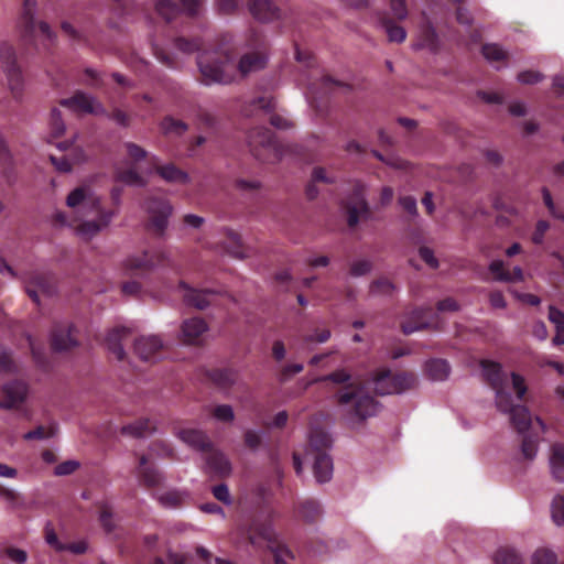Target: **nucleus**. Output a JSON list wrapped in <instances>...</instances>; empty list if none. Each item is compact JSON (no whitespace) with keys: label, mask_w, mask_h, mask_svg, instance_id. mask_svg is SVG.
I'll return each instance as SVG.
<instances>
[{"label":"nucleus","mask_w":564,"mask_h":564,"mask_svg":"<svg viewBox=\"0 0 564 564\" xmlns=\"http://www.w3.org/2000/svg\"><path fill=\"white\" fill-rule=\"evenodd\" d=\"M247 46L249 52L243 54L237 66L228 54L225 44H220L219 52H202L197 56V65L203 77V83L229 84L234 79L232 70L238 69L242 76L261 70L268 62V43L264 36L252 30L249 34Z\"/></svg>","instance_id":"1"},{"label":"nucleus","mask_w":564,"mask_h":564,"mask_svg":"<svg viewBox=\"0 0 564 564\" xmlns=\"http://www.w3.org/2000/svg\"><path fill=\"white\" fill-rule=\"evenodd\" d=\"M350 373L344 369L336 370L324 378V380L344 384L335 392L336 402L340 406H349L347 414L361 422L377 414L379 403L364 392L360 382L350 381Z\"/></svg>","instance_id":"2"},{"label":"nucleus","mask_w":564,"mask_h":564,"mask_svg":"<svg viewBox=\"0 0 564 564\" xmlns=\"http://www.w3.org/2000/svg\"><path fill=\"white\" fill-rule=\"evenodd\" d=\"M248 143L253 156L264 163H276L289 151V145L279 142L265 127H256L248 133Z\"/></svg>","instance_id":"3"},{"label":"nucleus","mask_w":564,"mask_h":564,"mask_svg":"<svg viewBox=\"0 0 564 564\" xmlns=\"http://www.w3.org/2000/svg\"><path fill=\"white\" fill-rule=\"evenodd\" d=\"M91 212L96 214L97 219L77 223L76 219H68V216L63 212H57L54 215V221L61 226L74 227L76 234L85 240H90L97 236L104 228L108 227L111 223L115 212L106 210L100 198H94L90 200Z\"/></svg>","instance_id":"4"},{"label":"nucleus","mask_w":564,"mask_h":564,"mask_svg":"<svg viewBox=\"0 0 564 564\" xmlns=\"http://www.w3.org/2000/svg\"><path fill=\"white\" fill-rule=\"evenodd\" d=\"M35 8V0H24L22 13L19 19L21 36L25 43L32 44L36 36L40 35L43 39L44 47L47 48L53 44L55 34L52 32L50 25L45 22H41L39 25H36L34 19Z\"/></svg>","instance_id":"5"},{"label":"nucleus","mask_w":564,"mask_h":564,"mask_svg":"<svg viewBox=\"0 0 564 564\" xmlns=\"http://www.w3.org/2000/svg\"><path fill=\"white\" fill-rule=\"evenodd\" d=\"M372 381L373 390L379 395L399 394L413 389L417 383L413 372H392L390 369L378 370Z\"/></svg>","instance_id":"6"},{"label":"nucleus","mask_w":564,"mask_h":564,"mask_svg":"<svg viewBox=\"0 0 564 564\" xmlns=\"http://www.w3.org/2000/svg\"><path fill=\"white\" fill-rule=\"evenodd\" d=\"M496 405L502 413L510 414V422L518 433L529 430L532 424L531 413L524 405H514L512 397L505 390V387L495 389Z\"/></svg>","instance_id":"7"},{"label":"nucleus","mask_w":564,"mask_h":564,"mask_svg":"<svg viewBox=\"0 0 564 564\" xmlns=\"http://www.w3.org/2000/svg\"><path fill=\"white\" fill-rule=\"evenodd\" d=\"M145 210L148 213L147 230L155 237H163L173 212L172 205L164 198L152 197L145 202Z\"/></svg>","instance_id":"8"},{"label":"nucleus","mask_w":564,"mask_h":564,"mask_svg":"<svg viewBox=\"0 0 564 564\" xmlns=\"http://www.w3.org/2000/svg\"><path fill=\"white\" fill-rule=\"evenodd\" d=\"M0 63L7 75L10 90L15 99L22 96L23 77L20 67L17 64L15 52L12 45L8 43L0 44Z\"/></svg>","instance_id":"9"},{"label":"nucleus","mask_w":564,"mask_h":564,"mask_svg":"<svg viewBox=\"0 0 564 564\" xmlns=\"http://www.w3.org/2000/svg\"><path fill=\"white\" fill-rule=\"evenodd\" d=\"M203 2V0H180V4H177L172 0H158L155 11L166 22L173 21L181 12L195 18L199 14Z\"/></svg>","instance_id":"10"},{"label":"nucleus","mask_w":564,"mask_h":564,"mask_svg":"<svg viewBox=\"0 0 564 564\" xmlns=\"http://www.w3.org/2000/svg\"><path fill=\"white\" fill-rule=\"evenodd\" d=\"M170 265V259L162 251H144L139 256L129 257L126 261V270L132 275H143L156 267Z\"/></svg>","instance_id":"11"},{"label":"nucleus","mask_w":564,"mask_h":564,"mask_svg":"<svg viewBox=\"0 0 564 564\" xmlns=\"http://www.w3.org/2000/svg\"><path fill=\"white\" fill-rule=\"evenodd\" d=\"M347 224L350 228L358 225L360 220H368L371 217L370 207L365 198V188L356 184L350 198L345 203Z\"/></svg>","instance_id":"12"},{"label":"nucleus","mask_w":564,"mask_h":564,"mask_svg":"<svg viewBox=\"0 0 564 564\" xmlns=\"http://www.w3.org/2000/svg\"><path fill=\"white\" fill-rule=\"evenodd\" d=\"M3 399L0 409L11 410L23 404L29 395V384L23 380H11L2 386Z\"/></svg>","instance_id":"13"},{"label":"nucleus","mask_w":564,"mask_h":564,"mask_svg":"<svg viewBox=\"0 0 564 564\" xmlns=\"http://www.w3.org/2000/svg\"><path fill=\"white\" fill-rule=\"evenodd\" d=\"M25 291L31 300L40 302V294L52 295L54 293L53 275L45 272H32L26 281Z\"/></svg>","instance_id":"14"},{"label":"nucleus","mask_w":564,"mask_h":564,"mask_svg":"<svg viewBox=\"0 0 564 564\" xmlns=\"http://www.w3.org/2000/svg\"><path fill=\"white\" fill-rule=\"evenodd\" d=\"M75 327L57 324L54 326L51 336V347L54 351H66L77 345Z\"/></svg>","instance_id":"15"},{"label":"nucleus","mask_w":564,"mask_h":564,"mask_svg":"<svg viewBox=\"0 0 564 564\" xmlns=\"http://www.w3.org/2000/svg\"><path fill=\"white\" fill-rule=\"evenodd\" d=\"M61 106L85 113H99L104 111L100 104L95 105L94 98L83 91H77L73 97L62 99Z\"/></svg>","instance_id":"16"},{"label":"nucleus","mask_w":564,"mask_h":564,"mask_svg":"<svg viewBox=\"0 0 564 564\" xmlns=\"http://www.w3.org/2000/svg\"><path fill=\"white\" fill-rule=\"evenodd\" d=\"M207 329V324L203 318H188L183 322L181 327L182 340L187 345H198Z\"/></svg>","instance_id":"17"},{"label":"nucleus","mask_w":564,"mask_h":564,"mask_svg":"<svg viewBox=\"0 0 564 564\" xmlns=\"http://www.w3.org/2000/svg\"><path fill=\"white\" fill-rule=\"evenodd\" d=\"M162 347V340L153 335L139 337L134 341V352L144 361L154 359Z\"/></svg>","instance_id":"18"},{"label":"nucleus","mask_w":564,"mask_h":564,"mask_svg":"<svg viewBox=\"0 0 564 564\" xmlns=\"http://www.w3.org/2000/svg\"><path fill=\"white\" fill-rule=\"evenodd\" d=\"M178 437L192 448L203 453L208 452L213 446L207 434L200 430L182 429L178 432Z\"/></svg>","instance_id":"19"},{"label":"nucleus","mask_w":564,"mask_h":564,"mask_svg":"<svg viewBox=\"0 0 564 564\" xmlns=\"http://www.w3.org/2000/svg\"><path fill=\"white\" fill-rule=\"evenodd\" d=\"M313 459V473L319 484L327 482L333 477V459L328 453H316Z\"/></svg>","instance_id":"20"},{"label":"nucleus","mask_w":564,"mask_h":564,"mask_svg":"<svg viewBox=\"0 0 564 564\" xmlns=\"http://www.w3.org/2000/svg\"><path fill=\"white\" fill-rule=\"evenodd\" d=\"M180 288L184 292L183 299L188 306H193L198 310H204L212 302L210 297L214 295V293L209 290L191 289L184 282L180 283Z\"/></svg>","instance_id":"21"},{"label":"nucleus","mask_w":564,"mask_h":564,"mask_svg":"<svg viewBox=\"0 0 564 564\" xmlns=\"http://www.w3.org/2000/svg\"><path fill=\"white\" fill-rule=\"evenodd\" d=\"M249 11L259 21H272L279 17V8L271 0H250Z\"/></svg>","instance_id":"22"},{"label":"nucleus","mask_w":564,"mask_h":564,"mask_svg":"<svg viewBox=\"0 0 564 564\" xmlns=\"http://www.w3.org/2000/svg\"><path fill=\"white\" fill-rule=\"evenodd\" d=\"M333 440L330 435L322 429H312L310 432L307 457L316 453H327L332 447Z\"/></svg>","instance_id":"23"},{"label":"nucleus","mask_w":564,"mask_h":564,"mask_svg":"<svg viewBox=\"0 0 564 564\" xmlns=\"http://www.w3.org/2000/svg\"><path fill=\"white\" fill-rule=\"evenodd\" d=\"M206 455V464L209 467L210 471L217 477L224 478L227 477L231 471V465L228 458L220 453L219 451L214 449L213 447L205 453Z\"/></svg>","instance_id":"24"},{"label":"nucleus","mask_w":564,"mask_h":564,"mask_svg":"<svg viewBox=\"0 0 564 564\" xmlns=\"http://www.w3.org/2000/svg\"><path fill=\"white\" fill-rule=\"evenodd\" d=\"M481 369L485 380L494 390L506 386L507 377L502 371L500 364L490 360H482Z\"/></svg>","instance_id":"25"},{"label":"nucleus","mask_w":564,"mask_h":564,"mask_svg":"<svg viewBox=\"0 0 564 564\" xmlns=\"http://www.w3.org/2000/svg\"><path fill=\"white\" fill-rule=\"evenodd\" d=\"M414 46L416 48H427L431 52H435L438 48V36L425 15L423 17L417 41Z\"/></svg>","instance_id":"26"},{"label":"nucleus","mask_w":564,"mask_h":564,"mask_svg":"<svg viewBox=\"0 0 564 564\" xmlns=\"http://www.w3.org/2000/svg\"><path fill=\"white\" fill-rule=\"evenodd\" d=\"M129 330L126 327H116L111 329L106 337V346L108 350L118 359L123 360L126 351L122 347L121 341L127 337Z\"/></svg>","instance_id":"27"},{"label":"nucleus","mask_w":564,"mask_h":564,"mask_svg":"<svg viewBox=\"0 0 564 564\" xmlns=\"http://www.w3.org/2000/svg\"><path fill=\"white\" fill-rule=\"evenodd\" d=\"M489 271L497 281L520 282L523 280V271L520 267H514L512 271H509L505 268V263L501 260H494L489 264Z\"/></svg>","instance_id":"28"},{"label":"nucleus","mask_w":564,"mask_h":564,"mask_svg":"<svg viewBox=\"0 0 564 564\" xmlns=\"http://www.w3.org/2000/svg\"><path fill=\"white\" fill-rule=\"evenodd\" d=\"M432 308H415L411 317L401 323V329L405 335L412 334L416 330L423 329L429 325L426 315H432Z\"/></svg>","instance_id":"29"},{"label":"nucleus","mask_w":564,"mask_h":564,"mask_svg":"<svg viewBox=\"0 0 564 564\" xmlns=\"http://www.w3.org/2000/svg\"><path fill=\"white\" fill-rule=\"evenodd\" d=\"M225 250L236 259L248 258L251 252L250 248L243 245L240 236L232 230L226 232Z\"/></svg>","instance_id":"30"},{"label":"nucleus","mask_w":564,"mask_h":564,"mask_svg":"<svg viewBox=\"0 0 564 564\" xmlns=\"http://www.w3.org/2000/svg\"><path fill=\"white\" fill-rule=\"evenodd\" d=\"M138 475L141 482L147 487L159 486L162 481V475L154 466L148 464L144 455L140 457Z\"/></svg>","instance_id":"31"},{"label":"nucleus","mask_w":564,"mask_h":564,"mask_svg":"<svg viewBox=\"0 0 564 564\" xmlns=\"http://www.w3.org/2000/svg\"><path fill=\"white\" fill-rule=\"evenodd\" d=\"M550 467L553 478L558 482H564V445H552Z\"/></svg>","instance_id":"32"},{"label":"nucleus","mask_w":564,"mask_h":564,"mask_svg":"<svg viewBox=\"0 0 564 564\" xmlns=\"http://www.w3.org/2000/svg\"><path fill=\"white\" fill-rule=\"evenodd\" d=\"M155 172L169 183L186 184L189 181L188 174L173 163L156 165Z\"/></svg>","instance_id":"33"},{"label":"nucleus","mask_w":564,"mask_h":564,"mask_svg":"<svg viewBox=\"0 0 564 564\" xmlns=\"http://www.w3.org/2000/svg\"><path fill=\"white\" fill-rule=\"evenodd\" d=\"M451 371L448 362L444 359H431L425 362L426 376L434 381L447 379Z\"/></svg>","instance_id":"34"},{"label":"nucleus","mask_w":564,"mask_h":564,"mask_svg":"<svg viewBox=\"0 0 564 564\" xmlns=\"http://www.w3.org/2000/svg\"><path fill=\"white\" fill-rule=\"evenodd\" d=\"M207 377L218 388L227 389L235 383L237 375L231 369L218 368L209 370Z\"/></svg>","instance_id":"35"},{"label":"nucleus","mask_w":564,"mask_h":564,"mask_svg":"<svg viewBox=\"0 0 564 564\" xmlns=\"http://www.w3.org/2000/svg\"><path fill=\"white\" fill-rule=\"evenodd\" d=\"M97 198L96 196L88 195L87 189L85 187H77L74 191H72L67 198H66V205L72 208H89L91 210V203L90 200Z\"/></svg>","instance_id":"36"},{"label":"nucleus","mask_w":564,"mask_h":564,"mask_svg":"<svg viewBox=\"0 0 564 564\" xmlns=\"http://www.w3.org/2000/svg\"><path fill=\"white\" fill-rule=\"evenodd\" d=\"M154 431V425L149 419H140L135 422L124 425L121 429L122 434L133 437H143Z\"/></svg>","instance_id":"37"},{"label":"nucleus","mask_w":564,"mask_h":564,"mask_svg":"<svg viewBox=\"0 0 564 564\" xmlns=\"http://www.w3.org/2000/svg\"><path fill=\"white\" fill-rule=\"evenodd\" d=\"M160 129L165 135L180 137L188 130V126L172 116H165L160 123Z\"/></svg>","instance_id":"38"},{"label":"nucleus","mask_w":564,"mask_h":564,"mask_svg":"<svg viewBox=\"0 0 564 564\" xmlns=\"http://www.w3.org/2000/svg\"><path fill=\"white\" fill-rule=\"evenodd\" d=\"M299 514L306 522L316 521L322 514V507L314 499H306L299 506Z\"/></svg>","instance_id":"39"},{"label":"nucleus","mask_w":564,"mask_h":564,"mask_svg":"<svg viewBox=\"0 0 564 564\" xmlns=\"http://www.w3.org/2000/svg\"><path fill=\"white\" fill-rule=\"evenodd\" d=\"M115 180L127 185L141 187L147 185L145 180L137 172L134 167L117 170L115 173Z\"/></svg>","instance_id":"40"},{"label":"nucleus","mask_w":564,"mask_h":564,"mask_svg":"<svg viewBox=\"0 0 564 564\" xmlns=\"http://www.w3.org/2000/svg\"><path fill=\"white\" fill-rule=\"evenodd\" d=\"M381 23L390 42L401 43L406 37L405 30L395 24L391 19L384 17L381 19Z\"/></svg>","instance_id":"41"},{"label":"nucleus","mask_w":564,"mask_h":564,"mask_svg":"<svg viewBox=\"0 0 564 564\" xmlns=\"http://www.w3.org/2000/svg\"><path fill=\"white\" fill-rule=\"evenodd\" d=\"M344 86L338 80L333 79L328 75H324L319 83H311L308 85V93L312 96V98H316V95H318L319 88L323 89V94H327L328 91L333 90L336 87Z\"/></svg>","instance_id":"42"},{"label":"nucleus","mask_w":564,"mask_h":564,"mask_svg":"<svg viewBox=\"0 0 564 564\" xmlns=\"http://www.w3.org/2000/svg\"><path fill=\"white\" fill-rule=\"evenodd\" d=\"M173 44L175 48L184 54H193L198 52L203 46V42L199 37L187 39L184 36H178L174 39Z\"/></svg>","instance_id":"43"},{"label":"nucleus","mask_w":564,"mask_h":564,"mask_svg":"<svg viewBox=\"0 0 564 564\" xmlns=\"http://www.w3.org/2000/svg\"><path fill=\"white\" fill-rule=\"evenodd\" d=\"M57 432V425L51 424L50 426L45 427L43 425H39L32 431L26 432L23 435V438L25 441H33V440H47L53 437Z\"/></svg>","instance_id":"44"},{"label":"nucleus","mask_w":564,"mask_h":564,"mask_svg":"<svg viewBox=\"0 0 564 564\" xmlns=\"http://www.w3.org/2000/svg\"><path fill=\"white\" fill-rule=\"evenodd\" d=\"M495 564H522L521 556L512 549L501 547L494 557Z\"/></svg>","instance_id":"45"},{"label":"nucleus","mask_w":564,"mask_h":564,"mask_svg":"<svg viewBox=\"0 0 564 564\" xmlns=\"http://www.w3.org/2000/svg\"><path fill=\"white\" fill-rule=\"evenodd\" d=\"M481 53L489 62H502L508 58V53L498 44L482 45Z\"/></svg>","instance_id":"46"},{"label":"nucleus","mask_w":564,"mask_h":564,"mask_svg":"<svg viewBox=\"0 0 564 564\" xmlns=\"http://www.w3.org/2000/svg\"><path fill=\"white\" fill-rule=\"evenodd\" d=\"M527 431L521 433L523 435L522 437V444H521V452L524 458L527 459H533L538 452V437L532 434H527Z\"/></svg>","instance_id":"47"},{"label":"nucleus","mask_w":564,"mask_h":564,"mask_svg":"<svg viewBox=\"0 0 564 564\" xmlns=\"http://www.w3.org/2000/svg\"><path fill=\"white\" fill-rule=\"evenodd\" d=\"M113 514L110 506L107 502L99 505V522L106 533H111L115 530Z\"/></svg>","instance_id":"48"},{"label":"nucleus","mask_w":564,"mask_h":564,"mask_svg":"<svg viewBox=\"0 0 564 564\" xmlns=\"http://www.w3.org/2000/svg\"><path fill=\"white\" fill-rule=\"evenodd\" d=\"M18 370V366L12 359L11 351L0 346V375L15 373Z\"/></svg>","instance_id":"49"},{"label":"nucleus","mask_w":564,"mask_h":564,"mask_svg":"<svg viewBox=\"0 0 564 564\" xmlns=\"http://www.w3.org/2000/svg\"><path fill=\"white\" fill-rule=\"evenodd\" d=\"M393 291L394 285L387 278H379L370 284V293L375 295H391Z\"/></svg>","instance_id":"50"},{"label":"nucleus","mask_w":564,"mask_h":564,"mask_svg":"<svg viewBox=\"0 0 564 564\" xmlns=\"http://www.w3.org/2000/svg\"><path fill=\"white\" fill-rule=\"evenodd\" d=\"M551 516L557 525L564 524V496L557 495L553 498L551 505Z\"/></svg>","instance_id":"51"},{"label":"nucleus","mask_w":564,"mask_h":564,"mask_svg":"<svg viewBox=\"0 0 564 564\" xmlns=\"http://www.w3.org/2000/svg\"><path fill=\"white\" fill-rule=\"evenodd\" d=\"M51 133L53 138H59L65 131V124L62 120V115L58 109H53L50 120Z\"/></svg>","instance_id":"52"},{"label":"nucleus","mask_w":564,"mask_h":564,"mask_svg":"<svg viewBox=\"0 0 564 564\" xmlns=\"http://www.w3.org/2000/svg\"><path fill=\"white\" fill-rule=\"evenodd\" d=\"M532 563L533 564H558L555 553L547 549L536 550L533 554Z\"/></svg>","instance_id":"53"},{"label":"nucleus","mask_w":564,"mask_h":564,"mask_svg":"<svg viewBox=\"0 0 564 564\" xmlns=\"http://www.w3.org/2000/svg\"><path fill=\"white\" fill-rule=\"evenodd\" d=\"M543 202L552 217L564 221V212L560 210L553 202L552 195L546 187L542 188Z\"/></svg>","instance_id":"54"},{"label":"nucleus","mask_w":564,"mask_h":564,"mask_svg":"<svg viewBox=\"0 0 564 564\" xmlns=\"http://www.w3.org/2000/svg\"><path fill=\"white\" fill-rule=\"evenodd\" d=\"M213 416L220 422L230 423L235 419L234 410L228 404H220L214 408Z\"/></svg>","instance_id":"55"},{"label":"nucleus","mask_w":564,"mask_h":564,"mask_svg":"<svg viewBox=\"0 0 564 564\" xmlns=\"http://www.w3.org/2000/svg\"><path fill=\"white\" fill-rule=\"evenodd\" d=\"M160 503L166 508H177L182 503V496L177 491H167L160 496Z\"/></svg>","instance_id":"56"},{"label":"nucleus","mask_w":564,"mask_h":564,"mask_svg":"<svg viewBox=\"0 0 564 564\" xmlns=\"http://www.w3.org/2000/svg\"><path fill=\"white\" fill-rule=\"evenodd\" d=\"M372 268L369 260H358L350 264L349 272L352 276H362L367 274Z\"/></svg>","instance_id":"57"},{"label":"nucleus","mask_w":564,"mask_h":564,"mask_svg":"<svg viewBox=\"0 0 564 564\" xmlns=\"http://www.w3.org/2000/svg\"><path fill=\"white\" fill-rule=\"evenodd\" d=\"M153 51H154V55L155 57L165 66L170 67V68H176L177 67V62L175 59V57L165 52L163 48H160L158 46H154L153 47Z\"/></svg>","instance_id":"58"},{"label":"nucleus","mask_w":564,"mask_h":564,"mask_svg":"<svg viewBox=\"0 0 564 564\" xmlns=\"http://www.w3.org/2000/svg\"><path fill=\"white\" fill-rule=\"evenodd\" d=\"M79 468V463L77 460H66L58 464L55 467L54 474L56 476H67L75 473Z\"/></svg>","instance_id":"59"},{"label":"nucleus","mask_w":564,"mask_h":564,"mask_svg":"<svg viewBox=\"0 0 564 564\" xmlns=\"http://www.w3.org/2000/svg\"><path fill=\"white\" fill-rule=\"evenodd\" d=\"M234 186L237 191L251 194L257 192L260 188L261 184L258 181H247L243 178H238L235 181Z\"/></svg>","instance_id":"60"},{"label":"nucleus","mask_w":564,"mask_h":564,"mask_svg":"<svg viewBox=\"0 0 564 564\" xmlns=\"http://www.w3.org/2000/svg\"><path fill=\"white\" fill-rule=\"evenodd\" d=\"M245 445L251 451H256L262 443L260 433L253 430H247L243 435Z\"/></svg>","instance_id":"61"},{"label":"nucleus","mask_w":564,"mask_h":564,"mask_svg":"<svg viewBox=\"0 0 564 564\" xmlns=\"http://www.w3.org/2000/svg\"><path fill=\"white\" fill-rule=\"evenodd\" d=\"M549 228L550 224L546 220H539L532 235V242L535 245H542L544 241L545 232L549 230Z\"/></svg>","instance_id":"62"},{"label":"nucleus","mask_w":564,"mask_h":564,"mask_svg":"<svg viewBox=\"0 0 564 564\" xmlns=\"http://www.w3.org/2000/svg\"><path fill=\"white\" fill-rule=\"evenodd\" d=\"M126 149H127V153H128L129 158L135 162L141 161L147 158V154H148L147 151L135 143H132V142L126 143Z\"/></svg>","instance_id":"63"},{"label":"nucleus","mask_w":564,"mask_h":564,"mask_svg":"<svg viewBox=\"0 0 564 564\" xmlns=\"http://www.w3.org/2000/svg\"><path fill=\"white\" fill-rule=\"evenodd\" d=\"M6 555L17 564H24L28 560V554L25 551L13 546L6 549Z\"/></svg>","instance_id":"64"}]
</instances>
